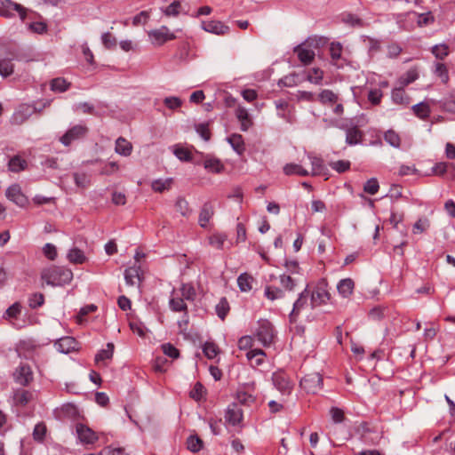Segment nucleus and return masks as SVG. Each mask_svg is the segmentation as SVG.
<instances>
[{"label": "nucleus", "instance_id": "nucleus-38", "mask_svg": "<svg viewBox=\"0 0 455 455\" xmlns=\"http://www.w3.org/2000/svg\"><path fill=\"white\" fill-rule=\"evenodd\" d=\"M412 110L414 114L422 120H426L430 115V107L425 102L414 105Z\"/></svg>", "mask_w": 455, "mask_h": 455}, {"label": "nucleus", "instance_id": "nucleus-25", "mask_svg": "<svg viewBox=\"0 0 455 455\" xmlns=\"http://www.w3.org/2000/svg\"><path fill=\"white\" fill-rule=\"evenodd\" d=\"M235 116L241 123V130L246 132L252 124L247 109L239 106L235 110Z\"/></svg>", "mask_w": 455, "mask_h": 455}, {"label": "nucleus", "instance_id": "nucleus-17", "mask_svg": "<svg viewBox=\"0 0 455 455\" xmlns=\"http://www.w3.org/2000/svg\"><path fill=\"white\" fill-rule=\"evenodd\" d=\"M307 156L312 166L309 175L319 176L325 173L326 168L323 164V160L321 157L315 156L313 153H307Z\"/></svg>", "mask_w": 455, "mask_h": 455}, {"label": "nucleus", "instance_id": "nucleus-6", "mask_svg": "<svg viewBox=\"0 0 455 455\" xmlns=\"http://www.w3.org/2000/svg\"><path fill=\"white\" fill-rule=\"evenodd\" d=\"M12 11H16L20 19L24 20L27 16V9L20 4L14 3L12 0H1L0 2V15L10 18L12 17Z\"/></svg>", "mask_w": 455, "mask_h": 455}, {"label": "nucleus", "instance_id": "nucleus-15", "mask_svg": "<svg viewBox=\"0 0 455 455\" xmlns=\"http://www.w3.org/2000/svg\"><path fill=\"white\" fill-rule=\"evenodd\" d=\"M76 346V340L68 336L59 339L54 344L55 348L63 354H68L74 351Z\"/></svg>", "mask_w": 455, "mask_h": 455}, {"label": "nucleus", "instance_id": "nucleus-29", "mask_svg": "<svg viewBox=\"0 0 455 455\" xmlns=\"http://www.w3.org/2000/svg\"><path fill=\"white\" fill-rule=\"evenodd\" d=\"M228 141L237 154L242 155L244 152L245 147L242 135L234 133L228 138Z\"/></svg>", "mask_w": 455, "mask_h": 455}, {"label": "nucleus", "instance_id": "nucleus-45", "mask_svg": "<svg viewBox=\"0 0 455 455\" xmlns=\"http://www.w3.org/2000/svg\"><path fill=\"white\" fill-rule=\"evenodd\" d=\"M330 55L334 65H338V60L341 58L342 45L340 43L332 42L330 44Z\"/></svg>", "mask_w": 455, "mask_h": 455}, {"label": "nucleus", "instance_id": "nucleus-40", "mask_svg": "<svg viewBox=\"0 0 455 455\" xmlns=\"http://www.w3.org/2000/svg\"><path fill=\"white\" fill-rule=\"evenodd\" d=\"M70 86V83L62 77H57L51 81V90L55 92H64Z\"/></svg>", "mask_w": 455, "mask_h": 455}, {"label": "nucleus", "instance_id": "nucleus-1", "mask_svg": "<svg viewBox=\"0 0 455 455\" xmlns=\"http://www.w3.org/2000/svg\"><path fill=\"white\" fill-rule=\"evenodd\" d=\"M72 278V271L63 267L52 266L41 273V279L51 286H64L69 283Z\"/></svg>", "mask_w": 455, "mask_h": 455}, {"label": "nucleus", "instance_id": "nucleus-47", "mask_svg": "<svg viewBox=\"0 0 455 455\" xmlns=\"http://www.w3.org/2000/svg\"><path fill=\"white\" fill-rule=\"evenodd\" d=\"M237 400L240 403L244 405H251L255 401V396L248 390H239L237 392Z\"/></svg>", "mask_w": 455, "mask_h": 455}, {"label": "nucleus", "instance_id": "nucleus-30", "mask_svg": "<svg viewBox=\"0 0 455 455\" xmlns=\"http://www.w3.org/2000/svg\"><path fill=\"white\" fill-rule=\"evenodd\" d=\"M169 305L172 311L185 312L187 314V304L180 295L173 294L170 299Z\"/></svg>", "mask_w": 455, "mask_h": 455}, {"label": "nucleus", "instance_id": "nucleus-59", "mask_svg": "<svg viewBox=\"0 0 455 455\" xmlns=\"http://www.w3.org/2000/svg\"><path fill=\"white\" fill-rule=\"evenodd\" d=\"M280 283L286 291H293L297 285L295 279L284 274L280 275Z\"/></svg>", "mask_w": 455, "mask_h": 455}, {"label": "nucleus", "instance_id": "nucleus-44", "mask_svg": "<svg viewBox=\"0 0 455 455\" xmlns=\"http://www.w3.org/2000/svg\"><path fill=\"white\" fill-rule=\"evenodd\" d=\"M180 296L188 301H193L196 299V290L190 283H184L180 287Z\"/></svg>", "mask_w": 455, "mask_h": 455}, {"label": "nucleus", "instance_id": "nucleus-49", "mask_svg": "<svg viewBox=\"0 0 455 455\" xmlns=\"http://www.w3.org/2000/svg\"><path fill=\"white\" fill-rule=\"evenodd\" d=\"M330 167L339 173H343L350 169L351 163L348 160H339L329 163Z\"/></svg>", "mask_w": 455, "mask_h": 455}, {"label": "nucleus", "instance_id": "nucleus-10", "mask_svg": "<svg viewBox=\"0 0 455 455\" xmlns=\"http://www.w3.org/2000/svg\"><path fill=\"white\" fill-rule=\"evenodd\" d=\"M88 132L84 125H75L60 138V142L65 146H69L74 140L84 137Z\"/></svg>", "mask_w": 455, "mask_h": 455}, {"label": "nucleus", "instance_id": "nucleus-61", "mask_svg": "<svg viewBox=\"0 0 455 455\" xmlns=\"http://www.w3.org/2000/svg\"><path fill=\"white\" fill-rule=\"evenodd\" d=\"M46 426L44 423L41 422L35 426L33 431V437L37 442H42L46 434Z\"/></svg>", "mask_w": 455, "mask_h": 455}, {"label": "nucleus", "instance_id": "nucleus-43", "mask_svg": "<svg viewBox=\"0 0 455 455\" xmlns=\"http://www.w3.org/2000/svg\"><path fill=\"white\" fill-rule=\"evenodd\" d=\"M323 78V71L319 68L310 69L307 76V80L315 84H321Z\"/></svg>", "mask_w": 455, "mask_h": 455}, {"label": "nucleus", "instance_id": "nucleus-31", "mask_svg": "<svg viewBox=\"0 0 455 455\" xmlns=\"http://www.w3.org/2000/svg\"><path fill=\"white\" fill-rule=\"evenodd\" d=\"M419 74L416 69H410L405 74L401 76L397 81V84L403 88L416 81Z\"/></svg>", "mask_w": 455, "mask_h": 455}, {"label": "nucleus", "instance_id": "nucleus-55", "mask_svg": "<svg viewBox=\"0 0 455 455\" xmlns=\"http://www.w3.org/2000/svg\"><path fill=\"white\" fill-rule=\"evenodd\" d=\"M204 354L209 359H213L219 354V348L213 342H205L203 347Z\"/></svg>", "mask_w": 455, "mask_h": 455}, {"label": "nucleus", "instance_id": "nucleus-37", "mask_svg": "<svg viewBox=\"0 0 455 455\" xmlns=\"http://www.w3.org/2000/svg\"><path fill=\"white\" fill-rule=\"evenodd\" d=\"M264 295L270 300L283 299L284 297V291L275 286L267 285L265 287Z\"/></svg>", "mask_w": 455, "mask_h": 455}, {"label": "nucleus", "instance_id": "nucleus-39", "mask_svg": "<svg viewBox=\"0 0 455 455\" xmlns=\"http://www.w3.org/2000/svg\"><path fill=\"white\" fill-rule=\"evenodd\" d=\"M228 239V235L224 233H216L209 237V243L218 249L222 250L224 248V243Z\"/></svg>", "mask_w": 455, "mask_h": 455}, {"label": "nucleus", "instance_id": "nucleus-41", "mask_svg": "<svg viewBox=\"0 0 455 455\" xmlns=\"http://www.w3.org/2000/svg\"><path fill=\"white\" fill-rule=\"evenodd\" d=\"M68 259L71 263L82 264L85 261L86 258L83 251L78 248H72L68 253Z\"/></svg>", "mask_w": 455, "mask_h": 455}, {"label": "nucleus", "instance_id": "nucleus-19", "mask_svg": "<svg viewBox=\"0 0 455 455\" xmlns=\"http://www.w3.org/2000/svg\"><path fill=\"white\" fill-rule=\"evenodd\" d=\"M243 419L242 410L235 404L228 406L225 414V419L229 424L235 426L238 425Z\"/></svg>", "mask_w": 455, "mask_h": 455}, {"label": "nucleus", "instance_id": "nucleus-3", "mask_svg": "<svg viewBox=\"0 0 455 455\" xmlns=\"http://www.w3.org/2000/svg\"><path fill=\"white\" fill-rule=\"evenodd\" d=\"M256 337L264 347H269L275 338L272 323L267 320H260L256 331Z\"/></svg>", "mask_w": 455, "mask_h": 455}, {"label": "nucleus", "instance_id": "nucleus-8", "mask_svg": "<svg viewBox=\"0 0 455 455\" xmlns=\"http://www.w3.org/2000/svg\"><path fill=\"white\" fill-rule=\"evenodd\" d=\"M5 196L10 201L20 207L26 206L28 202V197L22 193L21 188L18 184L10 186L6 189Z\"/></svg>", "mask_w": 455, "mask_h": 455}, {"label": "nucleus", "instance_id": "nucleus-27", "mask_svg": "<svg viewBox=\"0 0 455 455\" xmlns=\"http://www.w3.org/2000/svg\"><path fill=\"white\" fill-rule=\"evenodd\" d=\"M391 97H392V100L395 104L406 106L410 103V98L406 94L404 88H403L399 85L393 89V91L391 92Z\"/></svg>", "mask_w": 455, "mask_h": 455}, {"label": "nucleus", "instance_id": "nucleus-36", "mask_svg": "<svg viewBox=\"0 0 455 455\" xmlns=\"http://www.w3.org/2000/svg\"><path fill=\"white\" fill-rule=\"evenodd\" d=\"M362 138L361 131L356 127L347 129L346 133V142L348 145H356Z\"/></svg>", "mask_w": 455, "mask_h": 455}, {"label": "nucleus", "instance_id": "nucleus-28", "mask_svg": "<svg viewBox=\"0 0 455 455\" xmlns=\"http://www.w3.org/2000/svg\"><path fill=\"white\" fill-rule=\"evenodd\" d=\"M28 166V163L20 156H14L8 162V169L12 172H20L24 171Z\"/></svg>", "mask_w": 455, "mask_h": 455}, {"label": "nucleus", "instance_id": "nucleus-9", "mask_svg": "<svg viewBox=\"0 0 455 455\" xmlns=\"http://www.w3.org/2000/svg\"><path fill=\"white\" fill-rule=\"evenodd\" d=\"M13 379L16 383L21 386H28L33 380V371L29 365L20 364L13 372Z\"/></svg>", "mask_w": 455, "mask_h": 455}, {"label": "nucleus", "instance_id": "nucleus-33", "mask_svg": "<svg viewBox=\"0 0 455 455\" xmlns=\"http://www.w3.org/2000/svg\"><path fill=\"white\" fill-rule=\"evenodd\" d=\"M172 179L168 178L165 180H155L152 181L151 188L155 192L162 193L171 188Z\"/></svg>", "mask_w": 455, "mask_h": 455}, {"label": "nucleus", "instance_id": "nucleus-23", "mask_svg": "<svg viewBox=\"0 0 455 455\" xmlns=\"http://www.w3.org/2000/svg\"><path fill=\"white\" fill-rule=\"evenodd\" d=\"M33 399V394L25 389H17L13 394V402L18 406H26Z\"/></svg>", "mask_w": 455, "mask_h": 455}, {"label": "nucleus", "instance_id": "nucleus-12", "mask_svg": "<svg viewBox=\"0 0 455 455\" xmlns=\"http://www.w3.org/2000/svg\"><path fill=\"white\" fill-rule=\"evenodd\" d=\"M311 295V306L315 307L325 304L330 299V293L326 289V285L322 283L318 284L315 290L310 293Z\"/></svg>", "mask_w": 455, "mask_h": 455}, {"label": "nucleus", "instance_id": "nucleus-16", "mask_svg": "<svg viewBox=\"0 0 455 455\" xmlns=\"http://www.w3.org/2000/svg\"><path fill=\"white\" fill-rule=\"evenodd\" d=\"M11 57L0 59V76L4 78H6L13 74L14 71V64L13 60H19L20 58L18 55L12 53Z\"/></svg>", "mask_w": 455, "mask_h": 455}, {"label": "nucleus", "instance_id": "nucleus-48", "mask_svg": "<svg viewBox=\"0 0 455 455\" xmlns=\"http://www.w3.org/2000/svg\"><path fill=\"white\" fill-rule=\"evenodd\" d=\"M176 211L180 212L182 216H188L191 212L188 202L184 197H178L175 203Z\"/></svg>", "mask_w": 455, "mask_h": 455}, {"label": "nucleus", "instance_id": "nucleus-58", "mask_svg": "<svg viewBox=\"0 0 455 455\" xmlns=\"http://www.w3.org/2000/svg\"><path fill=\"white\" fill-rule=\"evenodd\" d=\"M432 53L436 59L443 60L449 54V47L445 44L435 45L432 48Z\"/></svg>", "mask_w": 455, "mask_h": 455}, {"label": "nucleus", "instance_id": "nucleus-35", "mask_svg": "<svg viewBox=\"0 0 455 455\" xmlns=\"http://www.w3.org/2000/svg\"><path fill=\"white\" fill-rule=\"evenodd\" d=\"M318 100L325 105V104H334L338 100V95L334 93L332 91L325 89L323 90L318 94Z\"/></svg>", "mask_w": 455, "mask_h": 455}, {"label": "nucleus", "instance_id": "nucleus-42", "mask_svg": "<svg viewBox=\"0 0 455 455\" xmlns=\"http://www.w3.org/2000/svg\"><path fill=\"white\" fill-rule=\"evenodd\" d=\"M266 355L265 352L261 349H252L246 353L247 359L255 365H260L263 362V357Z\"/></svg>", "mask_w": 455, "mask_h": 455}, {"label": "nucleus", "instance_id": "nucleus-2", "mask_svg": "<svg viewBox=\"0 0 455 455\" xmlns=\"http://www.w3.org/2000/svg\"><path fill=\"white\" fill-rule=\"evenodd\" d=\"M150 43L154 46H162L165 43L176 39V36L168 27L162 26L156 29H151L148 32Z\"/></svg>", "mask_w": 455, "mask_h": 455}, {"label": "nucleus", "instance_id": "nucleus-20", "mask_svg": "<svg viewBox=\"0 0 455 455\" xmlns=\"http://www.w3.org/2000/svg\"><path fill=\"white\" fill-rule=\"evenodd\" d=\"M204 167L213 173H220L224 171V164L221 161L209 155L204 156Z\"/></svg>", "mask_w": 455, "mask_h": 455}, {"label": "nucleus", "instance_id": "nucleus-21", "mask_svg": "<svg viewBox=\"0 0 455 455\" xmlns=\"http://www.w3.org/2000/svg\"><path fill=\"white\" fill-rule=\"evenodd\" d=\"M283 172L286 176L297 175L300 177H306L309 175V172L304 168L301 164L295 163L286 164L283 167Z\"/></svg>", "mask_w": 455, "mask_h": 455}, {"label": "nucleus", "instance_id": "nucleus-53", "mask_svg": "<svg viewBox=\"0 0 455 455\" xmlns=\"http://www.w3.org/2000/svg\"><path fill=\"white\" fill-rule=\"evenodd\" d=\"M188 449L192 452L199 451L203 447V441L195 435H190L187 440Z\"/></svg>", "mask_w": 455, "mask_h": 455}, {"label": "nucleus", "instance_id": "nucleus-56", "mask_svg": "<svg viewBox=\"0 0 455 455\" xmlns=\"http://www.w3.org/2000/svg\"><path fill=\"white\" fill-rule=\"evenodd\" d=\"M435 74L440 77L443 84H447L449 81V74L446 66L443 63L437 62L435 64Z\"/></svg>", "mask_w": 455, "mask_h": 455}, {"label": "nucleus", "instance_id": "nucleus-24", "mask_svg": "<svg viewBox=\"0 0 455 455\" xmlns=\"http://www.w3.org/2000/svg\"><path fill=\"white\" fill-rule=\"evenodd\" d=\"M355 283L351 278H345L339 282L337 289L343 298H348L354 291Z\"/></svg>", "mask_w": 455, "mask_h": 455}, {"label": "nucleus", "instance_id": "nucleus-5", "mask_svg": "<svg viewBox=\"0 0 455 455\" xmlns=\"http://www.w3.org/2000/svg\"><path fill=\"white\" fill-rule=\"evenodd\" d=\"M75 427L76 436L82 444H93L98 441L99 436L97 433L87 425L76 423Z\"/></svg>", "mask_w": 455, "mask_h": 455}, {"label": "nucleus", "instance_id": "nucleus-51", "mask_svg": "<svg viewBox=\"0 0 455 455\" xmlns=\"http://www.w3.org/2000/svg\"><path fill=\"white\" fill-rule=\"evenodd\" d=\"M44 303V296L43 293L36 292L29 296L28 298V306L35 309L40 307Z\"/></svg>", "mask_w": 455, "mask_h": 455}, {"label": "nucleus", "instance_id": "nucleus-63", "mask_svg": "<svg viewBox=\"0 0 455 455\" xmlns=\"http://www.w3.org/2000/svg\"><path fill=\"white\" fill-rule=\"evenodd\" d=\"M383 93L380 89H371L368 93V100L373 105H379L381 101Z\"/></svg>", "mask_w": 455, "mask_h": 455}, {"label": "nucleus", "instance_id": "nucleus-46", "mask_svg": "<svg viewBox=\"0 0 455 455\" xmlns=\"http://www.w3.org/2000/svg\"><path fill=\"white\" fill-rule=\"evenodd\" d=\"M384 140L394 148H399L401 145L400 136L394 130L387 131L384 134Z\"/></svg>", "mask_w": 455, "mask_h": 455}, {"label": "nucleus", "instance_id": "nucleus-26", "mask_svg": "<svg viewBox=\"0 0 455 455\" xmlns=\"http://www.w3.org/2000/svg\"><path fill=\"white\" fill-rule=\"evenodd\" d=\"M115 150L118 155L128 156L132 154V145L126 139L119 137L116 140Z\"/></svg>", "mask_w": 455, "mask_h": 455}, {"label": "nucleus", "instance_id": "nucleus-22", "mask_svg": "<svg viewBox=\"0 0 455 455\" xmlns=\"http://www.w3.org/2000/svg\"><path fill=\"white\" fill-rule=\"evenodd\" d=\"M214 214V208L210 203H205L199 214L198 222L202 228H206L210 220Z\"/></svg>", "mask_w": 455, "mask_h": 455}, {"label": "nucleus", "instance_id": "nucleus-13", "mask_svg": "<svg viewBox=\"0 0 455 455\" xmlns=\"http://www.w3.org/2000/svg\"><path fill=\"white\" fill-rule=\"evenodd\" d=\"M307 46V44H300L294 47L293 52L297 53L298 59L299 61L307 66L313 62L315 60V52Z\"/></svg>", "mask_w": 455, "mask_h": 455}, {"label": "nucleus", "instance_id": "nucleus-54", "mask_svg": "<svg viewBox=\"0 0 455 455\" xmlns=\"http://www.w3.org/2000/svg\"><path fill=\"white\" fill-rule=\"evenodd\" d=\"M181 12V4L180 1H173L164 10V13L166 16L177 17Z\"/></svg>", "mask_w": 455, "mask_h": 455}, {"label": "nucleus", "instance_id": "nucleus-7", "mask_svg": "<svg viewBox=\"0 0 455 455\" xmlns=\"http://www.w3.org/2000/svg\"><path fill=\"white\" fill-rule=\"evenodd\" d=\"M275 387L283 394H290L293 388V383L284 371H276L272 376Z\"/></svg>", "mask_w": 455, "mask_h": 455}, {"label": "nucleus", "instance_id": "nucleus-64", "mask_svg": "<svg viewBox=\"0 0 455 455\" xmlns=\"http://www.w3.org/2000/svg\"><path fill=\"white\" fill-rule=\"evenodd\" d=\"M101 42L105 48L113 49L116 45V39L109 32H105L101 36Z\"/></svg>", "mask_w": 455, "mask_h": 455}, {"label": "nucleus", "instance_id": "nucleus-18", "mask_svg": "<svg viewBox=\"0 0 455 455\" xmlns=\"http://www.w3.org/2000/svg\"><path fill=\"white\" fill-rule=\"evenodd\" d=\"M140 266H132L125 269L124 279L127 285L133 286L140 284Z\"/></svg>", "mask_w": 455, "mask_h": 455}, {"label": "nucleus", "instance_id": "nucleus-60", "mask_svg": "<svg viewBox=\"0 0 455 455\" xmlns=\"http://www.w3.org/2000/svg\"><path fill=\"white\" fill-rule=\"evenodd\" d=\"M21 312V305L20 302H15L12 306H10L4 314V317L8 319L17 318Z\"/></svg>", "mask_w": 455, "mask_h": 455}, {"label": "nucleus", "instance_id": "nucleus-57", "mask_svg": "<svg viewBox=\"0 0 455 455\" xmlns=\"http://www.w3.org/2000/svg\"><path fill=\"white\" fill-rule=\"evenodd\" d=\"M379 189V181L376 178L368 180L363 185V191L369 195H375Z\"/></svg>", "mask_w": 455, "mask_h": 455}, {"label": "nucleus", "instance_id": "nucleus-50", "mask_svg": "<svg viewBox=\"0 0 455 455\" xmlns=\"http://www.w3.org/2000/svg\"><path fill=\"white\" fill-rule=\"evenodd\" d=\"M114 353V344L113 343H108L107 348L100 350L95 356L96 363H99L100 361H104L107 359H110L113 356Z\"/></svg>", "mask_w": 455, "mask_h": 455}, {"label": "nucleus", "instance_id": "nucleus-52", "mask_svg": "<svg viewBox=\"0 0 455 455\" xmlns=\"http://www.w3.org/2000/svg\"><path fill=\"white\" fill-rule=\"evenodd\" d=\"M229 311V305L226 298L220 299V302L216 305V313L218 316L224 320Z\"/></svg>", "mask_w": 455, "mask_h": 455}, {"label": "nucleus", "instance_id": "nucleus-34", "mask_svg": "<svg viewBox=\"0 0 455 455\" xmlns=\"http://www.w3.org/2000/svg\"><path fill=\"white\" fill-rule=\"evenodd\" d=\"M175 156L182 162H191L192 153L189 149L183 148L180 145H176L172 150Z\"/></svg>", "mask_w": 455, "mask_h": 455}, {"label": "nucleus", "instance_id": "nucleus-14", "mask_svg": "<svg viewBox=\"0 0 455 455\" xmlns=\"http://www.w3.org/2000/svg\"><path fill=\"white\" fill-rule=\"evenodd\" d=\"M202 28L218 36H224L229 32V27L219 20L203 21Z\"/></svg>", "mask_w": 455, "mask_h": 455}, {"label": "nucleus", "instance_id": "nucleus-62", "mask_svg": "<svg viewBox=\"0 0 455 455\" xmlns=\"http://www.w3.org/2000/svg\"><path fill=\"white\" fill-rule=\"evenodd\" d=\"M204 387L201 383L197 382L194 386L193 389L190 391V397L196 401H200L204 398Z\"/></svg>", "mask_w": 455, "mask_h": 455}, {"label": "nucleus", "instance_id": "nucleus-32", "mask_svg": "<svg viewBox=\"0 0 455 455\" xmlns=\"http://www.w3.org/2000/svg\"><path fill=\"white\" fill-rule=\"evenodd\" d=\"M253 278L247 273L241 274L237 278V284L241 291L247 292L251 290Z\"/></svg>", "mask_w": 455, "mask_h": 455}, {"label": "nucleus", "instance_id": "nucleus-4", "mask_svg": "<svg viewBox=\"0 0 455 455\" xmlns=\"http://www.w3.org/2000/svg\"><path fill=\"white\" fill-rule=\"evenodd\" d=\"M299 384L307 393L315 394L322 389L323 378L317 372L309 373L300 379Z\"/></svg>", "mask_w": 455, "mask_h": 455}, {"label": "nucleus", "instance_id": "nucleus-11", "mask_svg": "<svg viewBox=\"0 0 455 455\" xmlns=\"http://www.w3.org/2000/svg\"><path fill=\"white\" fill-rule=\"evenodd\" d=\"M310 291L308 285L299 294L298 299L293 304V308L289 315L291 322H296L299 312L307 305Z\"/></svg>", "mask_w": 455, "mask_h": 455}]
</instances>
